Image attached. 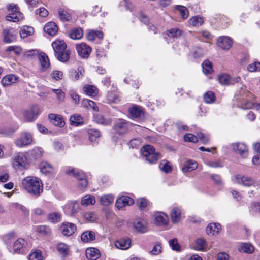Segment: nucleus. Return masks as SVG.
Listing matches in <instances>:
<instances>
[{
    "instance_id": "1",
    "label": "nucleus",
    "mask_w": 260,
    "mask_h": 260,
    "mask_svg": "<svg viewBox=\"0 0 260 260\" xmlns=\"http://www.w3.org/2000/svg\"><path fill=\"white\" fill-rule=\"evenodd\" d=\"M23 187L29 193L39 196L43 191V184L41 180L35 177H27L22 181Z\"/></svg>"
},
{
    "instance_id": "2",
    "label": "nucleus",
    "mask_w": 260,
    "mask_h": 260,
    "mask_svg": "<svg viewBox=\"0 0 260 260\" xmlns=\"http://www.w3.org/2000/svg\"><path fill=\"white\" fill-rule=\"evenodd\" d=\"M52 46L55 52V56L62 62H66L70 58L71 51L67 49V45L63 41L53 42Z\"/></svg>"
},
{
    "instance_id": "3",
    "label": "nucleus",
    "mask_w": 260,
    "mask_h": 260,
    "mask_svg": "<svg viewBox=\"0 0 260 260\" xmlns=\"http://www.w3.org/2000/svg\"><path fill=\"white\" fill-rule=\"evenodd\" d=\"M142 154L146 160L150 164L155 163L161 158V154L159 152H155V148L149 145H147L143 147Z\"/></svg>"
},
{
    "instance_id": "4",
    "label": "nucleus",
    "mask_w": 260,
    "mask_h": 260,
    "mask_svg": "<svg viewBox=\"0 0 260 260\" xmlns=\"http://www.w3.org/2000/svg\"><path fill=\"white\" fill-rule=\"evenodd\" d=\"M7 8L10 12L8 15L6 16V19L8 21L12 22H18L23 19V15L20 11L19 7L14 4H8Z\"/></svg>"
},
{
    "instance_id": "5",
    "label": "nucleus",
    "mask_w": 260,
    "mask_h": 260,
    "mask_svg": "<svg viewBox=\"0 0 260 260\" xmlns=\"http://www.w3.org/2000/svg\"><path fill=\"white\" fill-rule=\"evenodd\" d=\"M27 164V158L22 153H17L13 160V167L16 170H22L25 168Z\"/></svg>"
},
{
    "instance_id": "6",
    "label": "nucleus",
    "mask_w": 260,
    "mask_h": 260,
    "mask_svg": "<svg viewBox=\"0 0 260 260\" xmlns=\"http://www.w3.org/2000/svg\"><path fill=\"white\" fill-rule=\"evenodd\" d=\"M32 140L33 138L31 134L27 132H23L16 140L15 144L17 147H22L31 144Z\"/></svg>"
},
{
    "instance_id": "7",
    "label": "nucleus",
    "mask_w": 260,
    "mask_h": 260,
    "mask_svg": "<svg viewBox=\"0 0 260 260\" xmlns=\"http://www.w3.org/2000/svg\"><path fill=\"white\" fill-rule=\"evenodd\" d=\"M76 48L79 55L84 58L88 57L91 51V48L89 45L84 43L77 44Z\"/></svg>"
},
{
    "instance_id": "8",
    "label": "nucleus",
    "mask_w": 260,
    "mask_h": 260,
    "mask_svg": "<svg viewBox=\"0 0 260 260\" xmlns=\"http://www.w3.org/2000/svg\"><path fill=\"white\" fill-rule=\"evenodd\" d=\"M114 129L119 134H124L128 130V123L123 119H119L115 123Z\"/></svg>"
},
{
    "instance_id": "9",
    "label": "nucleus",
    "mask_w": 260,
    "mask_h": 260,
    "mask_svg": "<svg viewBox=\"0 0 260 260\" xmlns=\"http://www.w3.org/2000/svg\"><path fill=\"white\" fill-rule=\"evenodd\" d=\"M134 203V200L127 196H122L117 199L115 206L119 209L125 206H130Z\"/></svg>"
},
{
    "instance_id": "10",
    "label": "nucleus",
    "mask_w": 260,
    "mask_h": 260,
    "mask_svg": "<svg viewBox=\"0 0 260 260\" xmlns=\"http://www.w3.org/2000/svg\"><path fill=\"white\" fill-rule=\"evenodd\" d=\"M232 40L227 36L219 37L217 42L218 47L224 50H229L232 47Z\"/></svg>"
},
{
    "instance_id": "11",
    "label": "nucleus",
    "mask_w": 260,
    "mask_h": 260,
    "mask_svg": "<svg viewBox=\"0 0 260 260\" xmlns=\"http://www.w3.org/2000/svg\"><path fill=\"white\" fill-rule=\"evenodd\" d=\"M48 118L52 124L59 127H62L65 125L63 117L60 115L50 114L48 115Z\"/></svg>"
},
{
    "instance_id": "12",
    "label": "nucleus",
    "mask_w": 260,
    "mask_h": 260,
    "mask_svg": "<svg viewBox=\"0 0 260 260\" xmlns=\"http://www.w3.org/2000/svg\"><path fill=\"white\" fill-rule=\"evenodd\" d=\"M60 229L64 235L69 236L75 233L76 226L73 223L67 222L63 223Z\"/></svg>"
},
{
    "instance_id": "13",
    "label": "nucleus",
    "mask_w": 260,
    "mask_h": 260,
    "mask_svg": "<svg viewBox=\"0 0 260 260\" xmlns=\"http://www.w3.org/2000/svg\"><path fill=\"white\" fill-rule=\"evenodd\" d=\"M38 59L41 67V71H46L50 65L47 55L44 53H41L38 55Z\"/></svg>"
},
{
    "instance_id": "14",
    "label": "nucleus",
    "mask_w": 260,
    "mask_h": 260,
    "mask_svg": "<svg viewBox=\"0 0 260 260\" xmlns=\"http://www.w3.org/2000/svg\"><path fill=\"white\" fill-rule=\"evenodd\" d=\"M233 150L238 152L240 155L245 157L247 154L248 149L247 146L243 143H234L232 145Z\"/></svg>"
},
{
    "instance_id": "15",
    "label": "nucleus",
    "mask_w": 260,
    "mask_h": 260,
    "mask_svg": "<svg viewBox=\"0 0 260 260\" xmlns=\"http://www.w3.org/2000/svg\"><path fill=\"white\" fill-rule=\"evenodd\" d=\"M18 79L19 78L15 75L9 74L2 78L1 83L4 86H8L16 83L18 81Z\"/></svg>"
},
{
    "instance_id": "16",
    "label": "nucleus",
    "mask_w": 260,
    "mask_h": 260,
    "mask_svg": "<svg viewBox=\"0 0 260 260\" xmlns=\"http://www.w3.org/2000/svg\"><path fill=\"white\" fill-rule=\"evenodd\" d=\"M131 244V241L128 238L120 239L115 242V246L119 249L125 250L129 248Z\"/></svg>"
},
{
    "instance_id": "17",
    "label": "nucleus",
    "mask_w": 260,
    "mask_h": 260,
    "mask_svg": "<svg viewBox=\"0 0 260 260\" xmlns=\"http://www.w3.org/2000/svg\"><path fill=\"white\" fill-rule=\"evenodd\" d=\"M100 251L93 247L88 248L86 250V256L90 260H96L100 257Z\"/></svg>"
},
{
    "instance_id": "18",
    "label": "nucleus",
    "mask_w": 260,
    "mask_h": 260,
    "mask_svg": "<svg viewBox=\"0 0 260 260\" xmlns=\"http://www.w3.org/2000/svg\"><path fill=\"white\" fill-rule=\"evenodd\" d=\"M235 179L238 183H241L244 186H250L254 183V181L251 178L246 176H241L240 175H236Z\"/></svg>"
},
{
    "instance_id": "19",
    "label": "nucleus",
    "mask_w": 260,
    "mask_h": 260,
    "mask_svg": "<svg viewBox=\"0 0 260 260\" xmlns=\"http://www.w3.org/2000/svg\"><path fill=\"white\" fill-rule=\"evenodd\" d=\"M198 164L192 160H187L184 162L182 168L183 173L190 172L197 168Z\"/></svg>"
},
{
    "instance_id": "20",
    "label": "nucleus",
    "mask_w": 260,
    "mask_h": 260,
    "mask_svg": "<svg viewBox=\"0 0 260 260\" xmlns=\"http://www.w3.org/2000/svg\"><path fill=\"white\" fill-rule=\"evenodd\" d=\"M4 42L6 43H10L15 40V36L13 34L12 29H6L3 30Z\"/></svg>"
},
{
    "instance_id": "21",
    "label": "nucleus",
    "mask_w": 260,
    "mask_h": 260,
    "mask_svg": "<svg viewBox=\"0 0 260 260\" xmlns=\"http://www.w3.org/2000/svg\"><path fill=\"white\" fill-rule=\"evenodd\" d=\"M26 245V242L24 239L19 238L16 241L13 245V250L15 253H20L22 252L23 248Z\"/></svg>"
},
{
    "instance_id": "22",
    "label": "nucleus",
    "mask_w": 260,
    "mask_h": 260,
    "mask_svg": "<svg viewBox=\"0 0 260 260\" xmlns=\"http://www.w3.org/2000/svg\"><path fill=\"white\" fill-rule=\"evenodd\" d=\"M95 239V233L91 231H86L81 236V240L83 242H90Z\"/></svg>"
},
{
    "instance_id": "23",
    "label": "nucleus",
    "mask_w": 260,
    "mask_h": 260,
    "mask_svg": "<svg viewBox=\"0 0 260 260\" xmlns=\"http://www.w3.org/2000/svg\"><path fill=\"white\" fill-rule=\"evenodd\" d=\"M44 31L50 36L54 35L58 31V27L53 22L47 23L44 28Z\"/></svg>"
},
{
    "instance_id": "24",
    "label": "nucleus",
    "mask_w": 260,
    "mask_h": 260,
    "mask_svg": "<svg viewBox=\"0 0 260 260\" xmlns=\"http://www.w3.org/2000/svg\"><path fill=\"white\" fill-rule=\"evenodd\" d=\"M40 171L44 174H51L54 172L53 167L46 161H42L40 164Z\"/></svg>"
},
{
    "instance_id": "25",
    "label": "nucleus",
    "mask_w": 260,
    "mask_h": 260,
    "mask_svg": "<svg viewBox=\"0 0 260 260\" xmlns=\"http://www.w3.org/2000/svg\"><path fill=\"white\" fill-rule=\"evenodd\" d=\"M220 230V224L214 223H210L206 228V233L208 235H214L217 234Z\"/></svg>"
},
{
    "instance_id": "26",
    "label": "nucleus",
    "mask_w": 260,
    "mask_h": 260,
    "mask_svg": "<svg viewBox=\"0 0 260 260\" xmlns=\"http://www.w3.org/2000/svg\"><path fill=\"white\" fill-rule=\"evenodd\" d=\"M84 70L82 67L78 68V70L72 69L70 71L71 78L73 80H77L83 76Z\"/></svg>"
},
{
    "instance_id": "27",
    "label": "nucleus",
    "mask_w": 260,
    "mask_h": 260,
    "mask_svg": "<svg viewBox=\"0 0 260 260\" xmlns=\"http://www.w3.org/2000/svg\"><path fill=\"white\" fill-rule=\"evenodd\" d=\"M133 225H134V228L138 232L144 233H145L147 231L146 224L144 221H143V220L136 221L134 222Z\"/></svg>"
},
{
    "instance_id": "28",
    "label": "nucleus",
    "mask_w": 260,
    "mask_h": 260,
    "mask_svg": "<svg viewBox=\"0 0 260 260\" xmlns=\"http://www.w3.org/2000/svg\"><path fill=\"white\" fill-rule=\"evenodd\" d=\"M84 92L88 96H95L98 93V90L96 87L90 85H86L83 87Z\"/></svg>"
},
{
    "instance_id": "29",
    "label": "nucleus",
    "mask_w": 260,
    "mask_h": 260,
    "mask_svg": "<svg viewBox=\"0 0 260 260\" xmlns=\"http://www.w3.org/2000/svg\"><path fill=\"white\" fill-rule=\"evenodd\" d=\"M95 203V199L93 196L87 194L84 196L81 200V204L84 206L94 205Z\"/></svg>"
},
{
    "instance_id": "30",
    "label": "nucleus",
    "mask_w": 260,
    "mask_h": 260,
    "mask_svg": "<svg viewBox=\"0 0 260 260\" xmlns=\"http://www.w3.org/2000/svg\"><path fill=\"white\" fill-rule=\"evenodd\" d=\"M66 173L69 175H72L76 178L79 181L82 179H85L86 177L82 171H79L74 169H69L66 171Z\"/></svg>"
},
{
    "instance_id": "31",
    "label": "nucleus",
    "mask_w": 260,
    "mask_h": 260,
    "mask_svg": "<svg viewBox=\"0 0 260 260\" xmlns=\"http://www.w3.org/2000/svg\"><path fill=\"white\" fill-rule=\"evenodd\" d=\"M168 217L162 213H157L155 215V223L158 225H165L167 223Z\"/></svg>"
},
{
    "instance_id": "32",
    "label": "nucleus",
    "mask_w": 260,
    "mask_h": 260,
    "mask_svg": "<svg viewBox=\"0 0 260 260\" xmlns=\"http://www.w3.org/2000/svg\"><path fill=\"white\" fill-rule=\"evenodd\" d=\"M94 120L98 123L104 125H110L111 123V120L110 119H106L103 115L100 114H94Z\"/></svg>"
},
{
    "instance_id": "33",
    "label": "nucleus",
    "mask_w": 260,
    "mask_h": 260,
    "mask_svg": "<svg viewBox=\"0 0 260 260\" xmlns=\"http://www.w3.org/2000/svg\"><path fill=\"white\" fill-rule=\"evenodd\" d=\"M171 217L172 222L174 223H178L181 218V212L180 210L176 207L173 208L171 213Z\"/></svg>"
},
{
    "instance_id": "34",
    "label": "nucleus",
    "mask_w": 260,
    "mask_h": 260,
    "mask_svg": "<svg viewBox=\"0 0 260 260\" xmlns=\"http://www.w3.org/2000/svg\"><path fill=\"white\" fill-rule=\"evenodd\" d=\"M96 38L102 39L103 38V33L101 31L90 30L87 35V38L89 41H92Z\"/></svg>"
},
{
    "instance_id": "35",
    "label": "nucleus",
    "mask_w": 260,
    "mask_h": 260,
    "mask_svg": "<svg viewBox=\"0 0 260 260\" xmlns=\"http://www.w3.org/2000/svg\"><path fill=\"white\" fill-rule=\"evenodd\" d=\"M159 169L166 173H170L172 171V166L171 162L166 159L161 160L159 165Z\"/></svg>"
},
{
    "instance_id": "36",
    "label": "nucleus",
    "mask_w": 260,
    "mask_h": 260,
    "mask_svg": "<svg viewBox=\"0 0 260 260\" xmlns=\"http://www.w3.org/2000/svg\"><path fill=\"white\" fill-rule=\"evenodd\" d=\"M194 247L198 250H204L207 248L206 241L203 238H199L195 241Z\"/></svg>"
},
{
    "instance_id": "37",
    "label": "nucleus",
    "mask_w": 260,
    "mask_h": 260,
    "mask_svg": "<svg viewBox=\"0 0 260 260\" xmlns=\"http://www.w3.org/2000/svg\"><path fill=\"white\" fill-rule=\"evenodd\" d=\"M128 111L131 115L135 118L140 116L142 113V110L140 106L134 105L132 107L129 108Z\"/></svg>"
},
{
    "instance_id": "38",
    "label": "nucleus",
    "mask_w": 260,
    "mask_h": 260,
    "mask_svg": "<svg viewBox=\"0 0 260 260\" xmlns=\"http://www.w3.org/2000/svg\"><path fill=\"white\" fill-rule=\"evenodd\" d=\"M202 66L203 72L205 74L207 75L211 74L213 72V70L212 68V63L209 60H205L203 62Z\"/></svg>"
},
{
    "instance_id": "39",
    "label": "nucleus",
    "mask_w": 260,
    "mask_h": 260,
    "mask_svg": "<svg viewBox=\"0 0 260 260\" xmlns=\"http://www.w3.org/2000/svg\"><path fill=\"white\" fill-rule=\"evenodd\" d=\"M114 201V197L111 194H105L101 197L100 202L102 205L108 206Z\"/></svg>"
},
{
    "instance_id": "40",
    "label": "nucleus",
    "mask_w": 260,
    "mask_h": 260,
    "mask_svg": "<svg viewBox=\"0 0 260 260\" xmlns=\"http://www.w3.org/2000/svg\"><path fill=\"white\" fill-rule=\"evenodd\" d=\"M218 81L219 83L223 85H231L233 83L231 81V78L227 74H222L218 76Z\"/></svg>"
},
{
    "instance_id": "41",
    "label": "nucleus",
    "mask_w": 260,
    "mask_h": 260,
    "mask_svg": "<svg viewBox=\"0 0 260 260\" xmlns=\"http://www.w3.org/2000/svg\"><path fill=\"white\" fill-rule=\"evenodd\" d=\"M71 124L74 126H78L83 124V121L82 117L78 114H74L70 117Z\"/></svg>"
},
{
    "instance_id": "42",
    "label": "nucleus",
    "mask_w": 260,
    "mask_h": 260,
    "mask_svg": "<svg viewBox=\"0 0 260 260\" xmlns=\"http://www.w3.org/2000/svg\"><path fill=\"white\" fill-rule=\"evenodd\" d=\"M240 251H242L246 253H252L254 251V247L249 243L242 244L238 248Z\"/></svg>"
},
{
    "instance_id": "43",
    "label": "nucleus",
    "mask_w": 260,
    "mask_h": 260,
    "mask_svg": "<svg viewBox=\"0 0 260 260\" xmlns=\"http://www.w3.org/2000/svg\"><path fill=\"white\" fill-rule=\"evenodd\" d=\"M47 218L51 222L57 223L61 221V215L58 212H52L48 215Z\"/></svg>"
},
{
    "instance_id": "44",
    "label": "nucleus",
    "mask_w": 260,
    "mask_h": 260,
    "mask_svg": "<svg viewBox=\"0 0 260 260\" xmlns=\"http://www.w3.org/2000/svg\"><path fill=\"white\" fill-rule=\"evenodd\" d=\"M166 33L169 37L176 38L182 35V31L178 28H173L166 31Z\"/></svg>"
},
{
    "instance_id": "45",
    "label": "nucleus",
    "mask_w": 260,
    "mask_h": 260,
    "mask_svg": "<svg viewBox=\"0 0 260 260\" xmlns=\"http://www.w3.org/2000/svg\"><path fill=\"white\" fill-rule=\"evenodd\" d=\"M83 36V31L81 28H74L70 33V37L72 39L78 40Z\"/></svg>"
},
{
    "instance_id": "46",
    "label": "nucleus",
    "mask_w": 260,
    "mask_h": 260,
    "mask_svg": "<svg viewBox=\"0 0 260 260\" xmlns=\"http://www.w3.org/2000/svg\"><path fill=\"white\" fill-rule=\"evenodd\" d=\"M57 249L58 252L64 257L69 253V246L64 243H61L58 244L57 246Z\"/></svg>"
},
{
    "instance_id": "47",
    "label": "nucleus",
    "mask_w": 260,
    "mask_h": 260,
    "mask_svg": "<svg viewBox=\"0 0 260 260\" xmlns=\"http://www.w3.org/2000/svg\"><path fill=\"white\" fill-rule=\"evenodd\" d=\"M34 32V28L32 27L24 26L20 31V35L22 38H26L31 35Z\"/></svg>"
},
{
    "instance_id": "48",
    "label": "nucleus",
    "mask_w": 260,
    "mask_h": 260,
    "mask_svg": "<svg viewBox=\"0 0 260 260\" xmlns=\"http://www.w3.org/2000/svg\"><path fill=\"white\" fill-rule=\"evenodd\" d=\"M175 9L177 10L180 15L183 19H186L188 16V11L187 8L181 5H177L175 6Z\"/></svg>"
},
{
    "instance_id": "49",
    "label": "nucleus",
    "mask_w": 260,
    "mask_h": 260,
    "mask_svg": "<svg viewBox=\"0 0 260 260\" xmlns=\"http://www.w3.org/2000/svg\"><path fill=\"white\" fill-rule=\"evenodd\" d=\"M204 23L203 18L200 16H194L189 20V23L193 26H199Z\"/></svg>"
},
{
    "instance_id": "50",
    "label": "nucleus",
    "mask_w": 260,
    "mask_h": 260,
    "mask_svg": "<svg viewBox=\"0 0 260 260\" xmlns=\"http://www.w3.org/2000/svg\"><path fill=\"white\" fill-rule=\"evenodd\" d=\"M88 135L90 140L93 142L100 137V132L97 129H90L88 131Z\"/></svg>"
},
{
    "instance_id": "51",
    "label": "nucleus",
    "mask_w": 260,
    "mask_h": 260,
    "mask_svg": "<svg viewBox=\"0 0 260 260\" xmlns=\"http://www.w3.org/2000/svg\"><path fill=\"white\" fill-rule=\"evenodd\" d=\"M149 204L148 201L144 198H142L137 200V205L140 210H143L147 207Z\"/></svg>"
},
{
    "instance_id": "52",
    "label": "nucleus",
    "mask_w": 260,
    "mask_h": 260,
    "mask_svg": "<svg viewBox=\"0 0 260 260\" xmlns=\"http://www.w3.org/2000/svg\"><path fill=\"white\" fill-rule=\"evenodd\" d=\"M204 99L206 103H211L215 101V96L213 92L208 91L204 94Z\"/></svg>"
},
{
    "instance_id": "53",
    "label": "nucleus",
    "mask_w": 260,
    "mask_h": 260,
    "mask_svg": "<svg viewBox=\"0 0 260 260\" xmlns=\"http://www.w3.org/2000/svg\"><path fill=\"white\" fill-rule=\"evenodd\" d=\"M58 14L60 18L65 21H68L71 19V16L66 11L63 9H59L58 10Z\"/></svg>"
},
{
    "instance_id": "54",
    "label": "nucleus",
    "mask_w": 260,
    "mask_h": 260,
    "mask_svg": "<svg viewBox=\"0 0 260 260\" xmlns=\"http://www.w3.org/2000/svg\"><path fill=\"white\" fill-rule=\"evenodd\" d=\"M83 217L88 222H94L96 219V215L91 212H87L84 213Z\"/></svg>"
},
{
    "instance_id": "55",
    "label": "nucleus",
    "mask_w": 260,
    "mask_h": 260,
    "mask_svg": "<svg viewBox=\"0 0 260 260\" xmlns=\"http://www.w3.org/2000/svg\"><path fill=\"white\" fill-rule=\"evenodd\" d=\"M169 243V245L171 246L172 250L177 251H179L180 250V246L176 238L170 240Z\"/></svg>"
},
{
    "instance_id": "56",
    "label": "nucleus",
    "mask_w": 260,
    "mask_h": 260,
    "mask_svg": "<svg viewBox=\"0 0 260 260\" xmlns=\"http://www.w3.org/2000/svg\"><path fill=\"white\" fill-rule=\"evenodd\" d=\"M29 260H43V256L42 255L40 250H37L31 253L29 255Z\"/></svg>"
},
{
    "instance_id": "57",
    "label": "nucleus",
    "mask_w": 260,
    "mask_h": 260,
    "mask_svg": "<svg viewBox=\"0 0 260 260\" xmlns=\"http://www.w3.org/2000/svg\"><path fill=\"white\" fill-rule=\"evenodd\" d=\"M36 231L37 232L40 234H43L45 235L49 234L51 232L50 229L46 225H40L36 228Z\"/></svg>"
},
{
    "instance_id": "58",
    "label": "nucleus",
    "mask_w": 260,
    "mask_h": 260,
    "mask_svg": "<svg viewBox=\"0 0 260 260\" xmlns=\"http://www.w3.org/2000/svg\"><path fill=\"white\" fill-rule=\"evenodd\" d=\"M247 70L250 72H255L260 71V62L255 61L250 64L247 67Z\"/></svg>"
},
{
    "instance_id": "59",
    "label": "nucleus",
    "mask_w": 260,
    "mask_h": 260,
    "mask_svg": "<svg viewBox=\"0 0 260 260\" xmlns=\"http://www.w3.org/2000/svg\"><path fill=\"white\" fill-rule=\"evenodd\" d=\"M52 91L56 94L57 100L59 101H63L65 93L60 89H53Z\"/></svg>"
},
{
    "instance_id": "60",
    "label": "nucleus",
    "mask_w": 260,
    "mask_h": 260,
    "mask_svg": "<svg viewBox=\"0 0 260 260\" xmlns=\"http://www.w3.org/2000/svg\"><path fill=\"white\" fill-rule=\"evenodd\" d=\"M184 140L186 142H191L196 143L198 141L197 136H194L192 134H187L184 135Z\"/></svg>"
},
{
    "instance_id": "61",
    "label": "nucleus",
    "mask_w": 260,
    "mask_h": 260,
    "mask_svg": "<svg viewBox=\"0 0 260 260\" xmlns=\"http://www.w3.org/2000/svg\"><path fill=\"white\" fill-rule=\"evenodd\" d=\"M51 76L53 79L58 81L61 80L63 76V73L58 70H55L52 72L51 74Z\"/></svg>"
},
{
    "instance_id": "62",
    "label": "nucleus",
    "mask_w": 260,
    "mask_h": 260,
    "mask_svg": "<svg viewBox=\"0 0 260 260\" xmlns=\"http://www.w3.org/2000/svg\"><path fill=\"white\" fill-rule=\"evenodd\" d=\"M14 51L16 55H19L22 52V49L20 47L18 46H12L8 47L6 50V52Z\"/></svg>"
},
{
    "instance_id": "63",
    "label": "nucleus",
    "mask_w": 260,
    "mask_h": 260,
    "mask_svg": "<svg viewBox=\"0 0 260 260\" xmlns=\"http://www.w3.org/2000/svg\"><path fill=\"white\" fill-rule=\"evenodd\" d=\"M24 116L25 120L28 122L32 121L36 119L30 110L26 111L24 113Z\"/></svg>"
},
{
    "instance_id": "64",
    "label": "nucleus",
    "mask_w": 260,
    "mask_h": 260,
    "mask_svg": "<svg viewBox=\"0 0 260 260\" xmlns=\"http://www.w3.org/2000/svg\"><path fill=\"white\" fill-rule=\"evenodd\" d=\"M198 140L199 139L203 144H206L209 141V139L207 136H206L202 133H199L197 134Z\"/></svg>"
}]
</instances>
